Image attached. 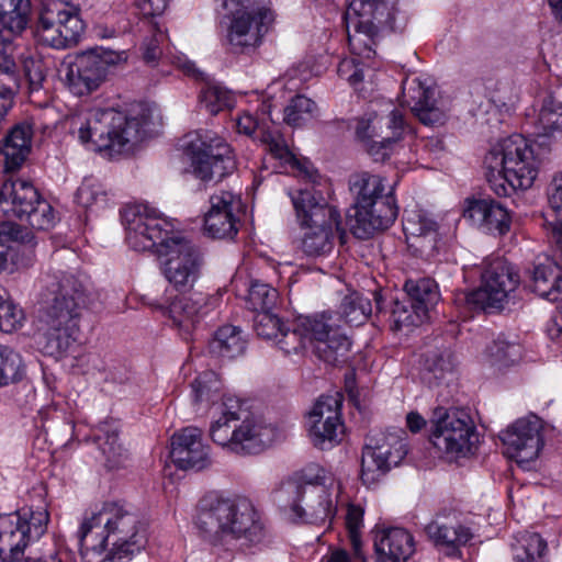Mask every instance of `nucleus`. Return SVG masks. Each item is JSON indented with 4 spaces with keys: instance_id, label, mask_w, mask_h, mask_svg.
<instances>
[{
    "instance_id": "nucleus-1",
    "label": "nucleus",
    "mask_w": 562,
    "mask_h": 562,
    "mask_svg": "<svg viewBox=\"0 0 562 562\" xmlns=\"http://www.w3.org/2000/svg\"><path fill=\"white\" fill-rule=\"evenodd\" d=\"M88 301L86 286L75 276L47 278L37 314V344L45 355L59 359L74 347Z\"/></svg>"
},
{
    "instance_id": "nucleus-2",
    "label": "nucleus",
    "mask_w": 562,
    "mask_h": 562,
    "mask_svg": "<svg viewBox=\"0 0 562 562\" xmlns=\"http://www.w3.org/2000/svg\"><path fill=\"white\" fill-rule=\"evenodd\" d=\"M80 547L108 551L112 562H126L146 546L145 527L138 514L125 503H104L86 518L78 530Z\"/></svg>"
},
{
    "instance_id": "nucleus-3",
    "label": "nucleus",
    "mask_w": 562,
    "mask_h": 562,
    "mask_svg": "<svg viewBox=\"0 0 562 562\" xmlns=\"http://www.w3.org/2000/svg\"><path fill=\"white\" fill-rule=\"evenodd\" d=\"M194 522L202 537L214 546L225 539L254 544L265 537L259 514L252 503L243 497L204 495L198 504Z\"/></svg>"
},
{
    "instance_id": "nucleus-4",
    "label": "nucleus",
    "mask_w": 562,
    "mask_h": 562,
    "mask_svg": "<svg viewBox=\"0 0 562 562\" xmlns=\"http://www.w3.org/2000/svg\"><path fill=\"white\" fill-rule=\"evenodd\" d=\"M349 188L355 198L350 228L357 238L368 239L395 222L398 205L394 186L386 188L384 178L362 172L350 178Z\"/></svg>"
},
{
    "instance_id": "nucleus-5",
    "label": "nucleus",
    "mask_w": 562,
    "mask_h": 562,
    "mask_svg": "<svg viewBox=\"0 0 562 562\" xmlns=\"http://www.w3.org/2000/svg\"><path fill=\"white\" fill-rule=\"evenodd\" d=\"M398 0H351L345 20L348 45L353 56L371 59L381 31H403L407 15L396 8Z\"/></svg>"
},
{
    "instance_id": "nucleus-6",
    "label": "nucleus",
    "mask_w": 562,
    "mask_h": 562,
    "mask_svg": "<svg viewBox=\"0 0 562 562\" xmlns=\"http://www.w3.org/2000/svg\"><path fill=\"white\" fill-rule=\"evenodd\" d=\"M69 132L78 140H93L108 138V140H145L155 137L149 128V116L145 113L139 116H128L114 109H97L87 116H74L68 122Z\"/></svg>"
},
{
    "instance_id": "nucleus-7",
    "label": "nucleus",
    "mask_w": 562,
    "mask_h": 562,
    "mask_svg": "<svg viewBox=\"0 0 562 562\" xmlns=\"http://www.w3.org/2000/svg\"><path fill=\"white\" fill-rule=\"evenodd\" d=\"M430 442L450 458L467 457L477 441L470 414L460 408L437 406L430 419Z\"/></svg>"
},
{
    "instance_id": "nucleus-8",
    "label": "nucleus",
    "mask_w": 562,
    "mask_h": 562,
    "mask_svg": "<svg viewBox=\"0 0 562 562\" xmlns=\"http://www.w3.org/2000/svg\"><path fill=\"white\" fill-rule=\"evenodd\" d=\"M547 143H518L510 149L502 175L488 178L491 190L498 196H509L512 192L525 191L533 184L538 168L549 154Z\"/></svg>"
},
{
    "instance_id": "nucleus-9",
    "label": "nucleus",
    "mask_w": 562,
    "mask_h": 562,
    "mask_svg": "<svg viewBox=\"0 0 562 562\" xmlns=\"http://www.w3.org/2000/svg\"><path fill=\"white\" fill-rule=\"evenodd\" d=\"M0 210L11 221L15 217L35 229H48L54 225L52 205L40 196L30 182L16 179L5 181L0 189Z\"/></svg>"
},
{
    "instance_id": "nucleus-10",
    "label": "nucleus",
    "mask_w": 562,
    "mask_h": 562,
    "mask_svg": "<svg viewBox=\"0 0 562 562\" xmlns=\"http://www.w3.org/2000/svg\"><path fill=\"white\" fill-rule=\"evenodd\" d=\"M481 269L482 285L462 300L470 310H502L519 283V277L512 265L503 258H486Z\"/></svg>"
},
{
    "instance_id": "nucleus-11",
    "label": "nucleus",
    "mask_w": 562,
    "mask_h": 562,
    "mask_svg": "<svg viewBox=\"0 0 562 562\" xmlns=\"http://www.w3.org/2000/svg\"><path fill=\"white\" fill-rule=\"evenodd\" d=\"M162 272L178 291L192 289L199 280L204 259L199 247L180 233H175L156 250Z\"/></svg>"
},
{
    "instance_id": "nucleus-12",
    "label": "nucleus",
    "mask_w": 562,
    "mask_h": 562,
    "mask_svg": "<svg viewBox=\"0 0 562 562\" xmlns=\"http://www.w3.org/2000/svg\"><path fill=\"white\" fill-rule=\"evenodd\" d=\"M125 240L136 251L157 250L171 237L172 224L144 203H130L121 210Z\"/></svg>"
},
{
    "instance_id": "nucleus-13",
    "label": "nucleus",
    "mask_w": 562,
    "mask_h": 562,
    "mask_svg": "<svg viewBox=\"0 0 562 562\" xmlns=\"http://www.w3.org/2000/svg\"><path fill=\"white\" fill-rule=\"evenodd\" d=\"M276 501L283 510L307 524H324L334 517L336 509L325 485L284 482L276 493Z\"/></svg>"
},
{
    "instance_id": "nucleus-14",
    "label": "nucleus",
    "mask_w": 562,
    "mask_h": 562,
    "mask_svg": "<svg viewBox=\"0 0 562 562\" xmlns=\"http://www.w3.org/2000/svg\"><path fill=\"white\" fill-rule=\"evenodd\" d=\"M338 318L331 312L306 316L300 324L305 334V345L315 341V355L326 363H345L351 350V340L337 324Z\"/></svg>"
},
{
    "instance_id": "nucleus-15",
    "label": "nucleus",
    "mask_w": 562,
    "mask_h": 562,
    "mask_svg": "<svg viewBox=\"0 0 562 562\" xmlns=\"http://www.w3.org/2000/svg\"><path fill=\"white\" fill-rule=\"evenodd\" d=\"M406 432L403 429L378 432L368 437L361 460V479L372 484L396 467L407 454Z\"/></svg>"
},
{
    "instance_id": "nucleus-16",
    "label": "nucleus",
    "mask_w": 562,
    "mask_h": 562,
    "mask_svg": "<svg viewBox=\"0 0 562 562\" xmlns=\"http://www.w3.org/2000/svg\"><path fill=\"white\" fill-rule=\"evenodd\" d=\"M126 50L108 48L79 54L69 65L66 76L69 89L77 95L89 94L103 82L110 66L126 61Z\"/></svg>"
},
{
    "instance_id": "nucleus-17",
    "label": "nucleus",
    "mask_w": 562,
    "mask_h": 562,
    "mask_svg": "<svg viewBox=\"0 0 562 562\" xmlns=\"http://www.w3.org/2000/svg\"><path fill=\"white\" fill-rule=\"evenodd\" d=\"M184 155L192 173L202 181H220L236 169V158L229 143H188Z\"/></svg>"
},
{
    "instance_id": "nucleus-18",
    "label": "nucleus",
    "mask_w": 562,
    "mask_h": 562,
    "mask_svg": "<svg viewBox=\"0 0 562 562\" xmlns=\"http://www.w3.org/2000/svg\"><path fill=\"white\" fill-rule=\"evenodd\" d=\"M340 131L355 130V136L359 140H401L415 137V130L406 122L398 110H393L386 116L376 113H366L352 121L340 120L336 123Z\"/></svg>"
},
{
    "instance_id": "nucleus-19",
    "label": "nucleus",
    "mask_w": 562,
    "mask_h": 562,
    "mask_svg": "<svg viewBox=\"0 0 562 562\" xmlns=\"http://www.w3.org/2000/svg\"><path fill=\"white\" fill-rule=\"evenodd\" d=\"M542 429V420L533 414L517 419L499 435L506 456L520 465L535 461L543 447Z\"/></svg>"
},
{
    "instance_id": "nucleus-20",
    "label": "nucleus",
    "mask_w": 562,
    "mask_h": 562,
    "mask_svg": "<svg viewBox=\"0 0 562 562\" xmlns=\"http://www.w3.org/2000/svg\"><path fill=\"white\" fill-rule=\"evenodd\" d=\"M344 432L340 401L334 396H322L308 414L311 441L322 450L329 449L341 440Z\"/></svg>"
},
{
    "instance_id": "nucleus-21",
    "label": "nucleus",
    "mask_w": 562,
    "mask_h": 562,
    "mask_svg": "<svg viewBox=\"0 0 562 562\" xmlns=\"http://www.w3.org/2000/svg\"><path fill=\"white\" fill-rule=\"evenodd\" d=\"M239 8L234 12L228 30V42L232 46L243 49L255 46L262 36L263 27L272 21L270 9L251 0H239Z\"/></svg>"
},
{
    "instance_id": "nucleus-22",
    "label": "nucleus",
    "mask_w": 562,
    "mask_h": 562,
    "mask_svg": "<svg viewBox=\"0 0 562 562\" xmlns=\"http://www.w3.org/2000/svg\"><path fill=\"white\" fill-rule=\"evenodd\" d=\"M217 304V296L194 291L177 295L168 305H157L156 307L167 315L176 327L189 334Z\"/></svg>"
},
{
    "instance_id": "nucleus-23",
    "label": "nucleus",
    "mask_w": 562,
    "mask_h": 562,
    "mask_svg": "<svg viewBox=\"0 0 562 562\" xmlns=\"http://www.w3.org/2000/svg\"><path fill=\"white\" fill-rule=\"evenodd\" d=\"M170 458L180 470L201 471L212 464L210 447L203 443L202 430L189 426L171 437Z\"/></svg>"
},
{
    "instance_id": "nucleus-24",
    "label": "nucleus",
    "mask_w": 562,
    "mask_h": 562,
    "mask_svg": "<svg viewBox=\"0 0 562 562\" xmlns=\"http://www.w3.org/2000/svg\"><path fill=\"white\" fill-rule=\"evenodd\" d=\"M305 317H299L290 324H284L271 311L257 313L254 321V328L257 335L274 344L284 353H297L305 348V334L300 324Z\"/></svg>"
},
{
    "instance_id": "nucleus-25",
    "label": "nucleus",
    "mask_w": 562,
    "mask_h": 562,
    "mask_svg": "<svg viewBox=\"0 0 562 562\" xmlns=\"http://www.w3.org/2000/svg\"><path fill=\"white\" fill-rule=\"evenodd\" d=\"M240 199L232 192L221 191L211 195L210 209L204 215V231L212 238L233 239L239 229L237 212Z\"/></svg>"
},
{
    "instance_id": "nucleus-26",
    "label": "nucleus",
    "mask_w": 562,
    "mask_h": 562,
    "mask_svg": "<svg viewBox=\"0 0 562 562\" xmlns=\"http://www.w3.org/2000/svg\"><path fill=\"white\" fill-rule=\"evenodd\" d=\"M291 201L302 228L341 225L340 213L329 205L319 192L300 189L291 193Z\"/></svg>"
},
{
    "instance_id": "nucleus-27",
    "label": "nucleus",
    "mask_w": 562,
    "mask_h": 562,
    "mask_svg": "<svg viewBox=\"0 0 562 562\" xmlns=\"http://www.w3.org/2000/svg\"><path fill=\"white\" fill-rule=\"evenodd\" d=\"M278 438V429L263 418L258 416L240 417L235 441L233 442V453L240 456L258 454Z\"/></svg>"
},
{
    "instance_id": "nucleus-28",
    "label": "nucleus",
    "mask_w": 562,
    "mask_h": 562,
    "mask_svg": "<svg viewBox=\"0 0 562 562\" xmlns=\"http://www.w3.org/2000/svg\"><path fill=\"white\" fill-rule=\"evenodd\" d=\"M30 232L10 221L0 222V272H10L33 263V251L27 245L16 248L9 246L11 241H25Z\"/></svg>"
},
{
    "instance_id": "nucleus-29",
    "label": "nucleus",
    "mask_w": 562,
    "mask_h": 562,
    "mask_svg": "<svg viewBox=\"0 0 562 562\" xmlns=\"http://www.w3.org/2000/svg\"><path fill=\"white\" fill-rule=\"evenodd\" d=\"M425 531L435 546L446 550L448 555L456 557L460 547L468 544L473 532L456 516H438L429 522Z\"/></svg>"
},
{
    "instance_id": "nucleus-30",
    "label": "nucleus",
    "mask_w": 562,
    "mask_h": 562,
    "mask_svg": "<svg viewBox=\"0 0 562 562\" xmlns=\"http://www.w3.org/2000/svg\"><path fill=\"white\" fill-rule=\"evenodd\" d=\"M406 102L425 126L436 127L445 124L447 114L439 102L437 89L425 87L419 80L414 79L407 89Z\"/></svg>"
},
{
    "instance_id": "nucleus-31",
    "label": "nucleus",
    "mask_w": 562,
    "mask_h": 562,
    "mask_svg": "<svg viewBox=\"0 0 562 562\" xmlns=\"http://www.w3.org/2000/svg\"><path fill=\"white\" fill-rule=\"evenodd\" d=\"M463 216L492 234L504 235L509 231L510 215L508 210L501 202L493 199L469 200Z\"/></svg>"
},
{
    "instance_id": "nucleus-32",
    "label": "nucleus",
    "mask_w": 562,
    "mask_h": 562,
    "mask_svg": "<svg viewBox=\"0 0 562 562\" xmlns=\"http://www.w3.org/2000/svg\"><path fill=\"white\" fill-rule=\"evenodd\" d=\"M375 562H407L415 551L413 536L404 528L391 527L374 533Z\"/></svg>"
},
{
    "instance_id": "nucleus-33",
    "label": "nucleus",
    "mask_w": 562,
    "mask_h": 562,
    "mask_svg": "<svg viewBox=\"0 0 562 562\" xmlns=\"http://www.w3.org/2000/svg\"><path fill=\"white\" fill-rule=\"evenodd\" d=\"M31 0H0V45L16 46L15 40L26 29Z\"/></svg>"
},
{
    "instance_id": "nucleus-34",
    "label": "nucleus",
    "mask_w": 562,
    "mask_h": 562,
    "mask_svg": "<svg viewBox=\"0 0 562 562\" xmlns=\"http://www.w3.org/2000/svg\"><path fill=\"white\" fill-rule=\"evenodd\" d=\"M21 528L19 515H0V561L12 562L23 558L29 541Z\"/></svg>"
},
{
    "instance_id": "nucleus-35",
    "label": "nucleus",
    "mask_w": 562,
    "mask_h": 562,
    "mask_svg": "<svg viewBox=\"0 0 562 562\" xmlns=\"http://www.w3.org/2000/svg\"><path fill=\"white\" fill-rule=\"evenodd\" d=\"M531 288L541 297L550 302L562 299V270L552 259L535 265L531 271Z\"/></svg>"
},
{
    "instance_id": "nucleus-36",
    "label": "nucleus",
    "mask_w": 562,
    "mask_h": 562,
    "mask_svg": "<svg viewBox=\"0 0 562 562\" xmlns=\"http://www.w3.org/2000/svg\"><path fill=\"white\" fill-rule=\"evenodd\" d=\"M228 402H223V407L218 408L221 416L211 424L210 437L215 443L233 452L241 411L238 400L228 398Z\"/></svg>"
},
{
    "instance_id": "nucleus-37",
    "label": "nucleus",
    "mask_w": 562,
    "mask_h": 562,
    "mask_svg": "<svg viewBox=\"0 0 562 562\" xmlns=\"http://www.w3.org/2000/svg\"><path fill=\"white\" fill-rule=\"evenodd\" d=\"M49 5L61 32L63 49L77 45L86 29L78 7L61 1L53 2Z\"/></svg>"
},
{
    "instance_id": "nucleus-38",
    "label": "nucleus",
    "mask_w": 562,
    "mask_h": 562,
    "mask_svg": "<svg viewBox=\"0 0 562 562\" xmlns=\"http://www.w3.org/2000/svg\"><path fill=\"white\" fill-rule=\"evenodd\" d=\"M95 440L104 456L105 467L119 469L128 459L127 450L119 442V426L115 422H104L98 427Z\"/></svg>"
},
{
    "instance_id": "nucleus-39",
    "label": "nucleus",
    "mask_w": 562,
    "mask_h": 562,
    "mask_svg": "<svg viewBox=\"0 0 562 562\" xmlns=\"http://www.w3.org/2000/svg\"><path fill=\"white\" fill-rule=\"evenodd\" d=\"M454 362L448 348L436 349L424 355L422 380L428 386H438L453 375Z\"/></svg>"
},
{
    "instance_id": "nucleus-40",
    "label": "nucleus",
    "mask_w": 562,
    "mask_h": 562,
    "mask_svg": "<svg viewBox=\"0 0 562 562\" xmlns=\"http://www.w3.org/2000/svg\"><path fill=\"white\" fill-rule=\"evenodd\" d=\"M193 402L199 405L223 407V402H228V396L223 391V384L216 372L212 370L200 373L191 383Z\"/></svg>"
},
{
    "instance_id": "nucleus-41",
    "label": "nucleus",
    "mask_w": 562,
    "mask_h": 562,
    "mask_svg": "<svg viewBox=\"0 0 562 562\" xmlns=\"http://www.w3.org/2000/svg\"><path fill=\"white\" fill-rule=\"evenodd\" d=\"M18 46L0 45V103L14 104V97L19 89L18 64L15 61Z\"/></svg>"
},
{
    "instance_id": "nucleus-42",
    "label": "nucleus",
    "mask_w": 562,
    "mask_h": 562,
    "mask_svg": "<svg viewBox=\"0 0 562 562\" xmlns=\"http://www.w3.org/2000/svg\"><path fill=\"white\" fill-rule=\"evenodd\" d=\"M533 137H553L562 127V102L552 94H547L541 103L538 117L532 121Z\"/></svg>"
},
{
    "instance_id": "nucleus-43",
    "label": "nucleus",
    "mask_w": 562,
    "mask_h": 562,
    "mask_svg": "<svg viewBox=\"0 0 562 562\" xmlns=\"http://www.w3.org/2000/svg\"><path fill=\"white\" fill-rule=\"evenodd\" d=\"M340 225H326L325 227H305L307 232L301 240V249L308 257L327 256L334 248L335 232Z\"/></svg>"
},
{
    "instance_id": "nucleus-44",
    "label": "nucleus",
    "mask_w": 562,
    "mask_h": 562,
    "mask_svg": "<svg viewBox=\"0 0 562 562\" xmlns=\"http://www.w3.org/2000/svg\"><path fill=\"white\" fill-rule=\"evenodd\" d=\"M210 348L220 357L233 359L244 353L246 340L237 327L226 325L217 329Z\"/></svg>"
},
{
    "instance_id": "nucleus-45",
    "label": "nucleus",
    "mask_w": 562,
    "mask_h": 562,
    "mask_svg": "<svg viewBox=\"0 0 562 562\" xmlns=\"http://www.w3.org/2000/svg\"><path fill=\"white\" fill-rule=\"evenodd\" d=\"M404 290L409 302L422 307L427 315L440 296L437 283L430 278L409 279L405 282Z\"/></svg>"
},
{
    "instance_id": "nucleus-46",
    "label": "nucleus",
    "mask_w": 562,
    "mask_h": 562,
    "mask_svg": "<svg viewBox=\"0 0 562 562\" xmlns=\"http://www.w3.org/2000/svg\"><path fill=\"white\" fill-rule=\"evenodd\" d=\"M514 562H543L547 541L537 532H524L513 543Z\"/></svg>"
},
{
    "instance_id": "nucleus-47",
    "label": "nucleus",
    "mask_w": 562,
    "mask_h": 562,
    "mask_svg": "<svg viewBox=\"0 0 562 562\" xmlns=\"http://www.w3.org/2000/svg\"><path fill=\"white\" fill-rule=\"evenodd\" d=\"M371 313L370 300L359 292H351L342 299L337 314L347 324L359 326L364 324Z\"/></svg>"
},
{
    "instance_id": "nucleus-48",
    "label": "nucleus",
    "mask_w": 562,
    "mask_h": 562,
    "mask_svg": "<svg viewBox=\"0 0 562 562\" xmlns=\"http://www.w3.org/2000/svg\"><path fill=\"white\" fill-rule=\"evenodd\" d=\"M390 302L392 304L390 315L391 327L394 330H400L403 327L418 326L428 316L422 307H417L409 300L398 301L397 299H392Z\"/></svg>"
},
{
    "instance_id": "nucleus-49",
    "label": "nucleus",
    "mask_w": 562,
    "mask_h": 562,
    "mask_svg": "<svg viewBox=\"0 0 562 562\" xmlns=\"http://www.w3.org/2000/svg\"><path fill=\"white\" fill-rule=\"evenodd\" d=\"M283 112L286 125L301 127L317 114V105L312 99L299 94L290 100Z\"/></svg>"
},
{
    "instance_id": "nucleus-50",
    "label": "nucleus",
    "mask_w": 562,
    "mask_h": 562,
    "mask_svg": "<svg viewBox=\"0 0 562 562\" xmlns=\"http://www.w3.org/2000/svg\"><path fill=\"white\" fill-rule=\"evenodd\" d=\"M278 297L279 293L274 288L255 280L249 283L246 304L248 308L261 313L271 311L277 304Z\"/></svg>"
},
{
    "instance_id": "nucleus-51",
    "label": "nucleus",
    "mask_w": 562,
    "mask_h": 562,
    "mask_svg": "<svg viewBox=\"0 0 562 562\" xmlns=\"http://www.w3.org/2000/svg\"><path fill=\"white\" fill-rule=\"evenodd\" d=\"M200 103L206 111L215 115L224 109L233 106L234 98L231 91L218 83H207L200 92Z\"/></svg>"
},
{
    "instance_id": "nucleus-52",
    "label": "nucleus",
    "mask_w": 562,
    "mask_h": 562,
    "mask_svg": "<svg viewBox=\"0 0 562 562\" xmlns=\"http://www.w3.org/2000/svg\"><path fill=\"white\" fill-rule=\"evenodd\" d=\"M55 16L49 4L44 7L38 15L36 35L43 44L63 49L61 32L56 24Z\"/></svg>"
},
{
    "instance_id": "nucleus-53",
    "label": "nucleus",
    "mask_w": 562,
    "mask_h": 562,
    "mask_svg": "<svg viewBox=\"0 0 562 562\" xmlns=\"http://www.w3.org/2000/svg\"><path fill=\"white\" fill-rule=\"evenodd\" d=\"M23 311L11 300L7 290L0 285V331L12 333L22 326Z\"/></svg>"
},
{
    "instance_id": "nucleus-54",
    "label": "nucleus",
    "mask_w": 562,
    "mask_h": 562,
    "mask_svg": "<svg viewBox=\"0 0 562 562\" xmlns=\"http://www.w3.org/2000/svg\"><path fill=\"white\" fill-rule=\"evenodd\" d=\"M22 370L21 356L12 348L0 345V386L20 380Z\"/></svg>"
},
{
    "instance_id": "nucleus-55",
    "label": "nucleus",
    "mask_w": 562,
    "mask_h": 562,
    "mask_svg": "<svg viewBox=\"0 0 562 562\" xmlns=\"http://www.w3.org/2000/svg\"><path fill=\"white\" fill-rule=\"evenodd\" d=\"M21 518V529L25 531L27 541L40 539L46 531L49 515L47 510L41 509L33 512L23 508L20 512L13 513Z\"/></svg>"
},
{
    "instance_id": "nucleus-56",
    "label": "nucleus",
    "mask_w": 562,
    "mask_h": 562,
    "mask_svg": "<svg viewBox=\"0 0 562 562\" xmlns=\"http://www.w3.org/2000/svg\"><path fill=\"white\" fill-rule=\"evenodd\" d=\"M88 150L106 160H122L135 156L142 150V143H87Z\"/></svg>"
},
{
    "instance_id": "nucleus-57",
    "label": "nucleus",
    "mask_w": 562,
    "mask_h": 562,
    "mask_svg": "<svg viewBox=\"0 0 562 562\" xmlns=\"http://www.w3.org/2000/svg\"><path fill=\"white\" fill-rule=\"evenodd\" d=\"M78 204L88 209L93 205L104 206L108 203V192L103 184L94 179L87 178L76 193Z\"/></svg>"
},
{
    "instance_id": "nucleus-58",
    "label": "nucleus",
    "mask_w": 562,
    "mask_h": 562,
    "mask_svg": "<svg viewBox=\"0 0 562 562\" xmlns=\"http://www.w3.org/2000/svg\"><path fill=\"white\" fill-rule=\"evenodd\" d=\"M404 232L420 240V247H424L423 241L436 243L437 228L436 223L431 220L416 215L415 217H407L404 222Z\"/></svg>"
},
{
    "instance_id": "nucleus-59",
    "label": "nucleus",
    "mask_w": 562,
    "mask_h": 562,
    "mask_svg": "<svg viewBox=\"0 0 562 562\" xmlns=\"http://www.w3.org/2000/svg\"><path fill=\"white\" fill-rule=\"evenodd\" d=\"M31 151L30 143H0V158L5 171L18 170Z\"/></svg>"
},
{
    "instance_id": "nucleus-60",
    "label": "nucleus",
    "mask_w": 562,
    "mask_h": 562,
    "mask_svg": "<svg viewBox=\"0 0 562 562\" xmlns=\"http://www.w3.org/2000/svg\"><path fill=\"white\" fill-rule=\"evenodd\" d=\"M484 108L480 106L479 112L475 114V122L483 136L494 138L495 132L499 130L502 124L501 113L490 101L486 102Z\"/></svg>"
},
{
    "instance_id": "nucleus-61",
    "label": "nucleus",
    "mask_w": 562,
    "mask_h": 562,
    "mask_svg": "<svg viewBox=\"0 0 562 562\" xmlns=\"http://www.w3.org/2000/svg\"><path fill=\"white\" fill-rule=\"evenodd\" d=\"M519 347L516 344L508 342L504 339H496L487 347V353L493 363L507 366L515 361L518 356Z\"/></svg>"
},
{
    "instance_id": "nucleus-62",
    "label": "nucleus",
    "mask_w": 562,
    "mask_h": 562,
    "mask_svg": "<svg viewBox=\"0 0 562 562\" xmlns=\"http://www.w3.org/2000/svg\"><path fill=\"white\" fill-rule=\"evenodd\" d=\"M364 60L366 59L353 55L351 58L340 60L337 67L338 76L341 79L347 80L352 86L361 82L364 78V70L360 65L364 64Z\"/></svg>"
},
{
    "instance_id": "nucleus-63",
    "label": "nucleus",
    "mask_w": 562,
    "mask_h": 562,
    "mask_svg": "<svg viewBox=\"0 0 562 562\" xmlns=\"http://www.w3.org/2000/svg\"><path fill=\"white\" fill-rule=\"evenodd\" d=\"M165 35L156 26H153V34L150 37H146L143 42V59L148 65H156L159 58L162 55V50L160 48V44L164 40Z\"/></svg>"
},
{
    "instance_id": "nucleus-64",
    "label": "nucleus",
    "mask_w": 562,
    "mask_h": 562,
    "mask_svg": "<svg viewBox=\"0 0 562 562\" xmlns=\"http://www.w3.org/2000/svg\"><path fill=\"white\" fill-rule=\"evenodd\" d=\"M37 137L35 117H24L15 122L2 140H32Z\"/></svg>"
}]
</instances>
